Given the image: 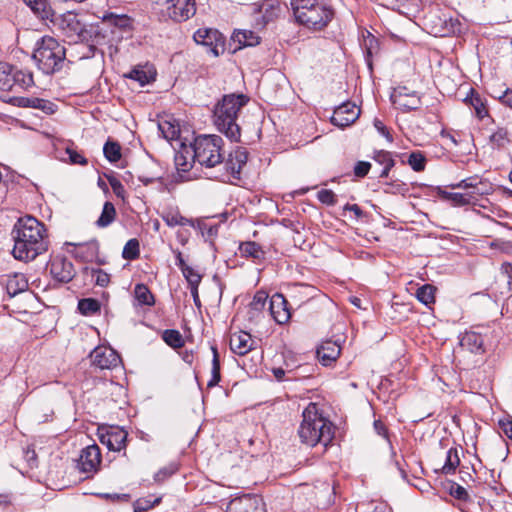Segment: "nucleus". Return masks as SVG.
Instances as JSON below:
<instances>
[{"mask_svg":"<svg viewBox=\"0 0 512 512\" xmlns=\"http://www.w3.org/2000/svg\"><path fill=\"white\" fill-rule=\"evenodd\" d=\"M134 296L139 305L152 306L155 303L154 296L144 284L140 283L135 285Z\"/></svg>","mask_w":512,"mask_h":512,"instance_id":"obj_35","label":"nucleus"},{"mask_svg":"<svg viewBox=\"0 0 512 512\" xmlns=\"http://www.w3.org/2000/svg\"><path fill=\"white\" fill-rule=\"evenodd\" d=\"M78 310L83 315H93L100 311V303L93 298H85L78 302Z\"/></svg>","mask_w":512,"mask_h":512,"instance_id":"obj_42","label":"nucleus"},{"mask_svg":"<svg viewBox=\"0 0 512 512\" xmlns=\"http://www.w3.org/2000/svg\"><path fill=\"white\" fill-rule=\"evenodd\" d=\"M451 495H453L457 499H465L467 497V491L465 490L464 487L456 485V487H452Z\"/></svg>","mask_w":512,"mask_h":512,"instance_id":"obj_63","label":"nucleus"},{"mask_svg":"<svg viewBox=\"0 0 512 512\" xmlns=\"http://www.w3.org/2000/svg\"><path fill=\"white\" fill-rule=\"evenodd\" d=\"M408 163L414 171H422L425 168V157L420 152H413L409 155Z\"/></svg>","mask_w":512,"mask_h":512,"instance_id":"obj_50","label":"nucleus"},{"mask_svg":"<svg viewBox=\"0 0 512 512\" xmlns=\"http://www.w3.org/2000/svg\"><path fill=\"white\" fill-rule=\"evenodd\" d=\"M435 287L431 284H424L416 291V298L422 304L428 306L435 302Z\"/></svg>","mask_w":512,"mask_h":512,"instance_id":"obj_37","label":"nucleus"},{"mask_svg":"<svg viewBox=\"0 0 512 512\" xmlns=\"http://www.w3.org/2000/svg\"><path fill=\"white\" fill-rule=\"evenodd\" d=\"M374 127L376 130L384 136L389 142L393 141V137L388 131L387 127L384 125V123L381 120L375 119L374 120Z\"/></svg>","mask_w":512,"mask_h":512,"instance_id":"obj_59","label":"nucleus"},{"mask_svg":"<svg viewBox=\"0 0 512 512\" xmlns=\"http://www.w3.org/2000/svg\"><path fill=\"white\" fill-rule=\"evenodd\" d=\"M107 179H108V182H109L114 194L118 198L125 200L126 191H125V188H124L123 184L121 183V181L114 176H107Z\"/></svg>","mask_w":512,"mask_h":512,"instance_id":"obj_51","label":"nucleus"},{"mask_svg":"<svg viewBox=\"0 0 512 512\" xmlns=\"http://www.w3.org/2000/svg\"><path fill=\"white\" fill-rule=\"evenodd\" d=\"M298 428L300 441L310 447L317 444L327 446L334 437L333 425L318 411L315 403H310L302 413Z\"/></svg>","mask_w":512,"mask_h":512,"instance_id":"obj_2","label":"nucleus"},{"mask_svg":"<svg viewBox=\"0 0 512 512\" xmlns=\"http://www.w3.org/2000/svg\"><path fill=\"white\" fill-rule=\"evenodd\" d=\"M318 200L326 205H333L336 202L335 194L328 189H322L317 193Z\"/></svg>","mask_w":512,"mask_h":512,"instance_id":"obj_53","label":"nucleus"},{"mask_svg":"<svg viewBox=\"0 0 512 512\" xmlns=\"http://www.w3.org/2000/svg\"><path fill=\"white\" fill-rule=\"evenodd\" d=\"M116 218V209L113 203L105 202L100 217L96 221L99 228H105L111 225Z\"/></svg>","mask_w":512,"mask_h":512,"instance_id":"obj_34","label":"nucleus"},{"mask_svg":"<svg viewBox=\"0 0 512 512\" xmlns=\"http://www.w3.org/2000/svg\"><path fill=\"white\" fill-rule=\"evenodd\" d=\"M177 470H178V466H177L176 464H170L168 467H165V468L160 469V470L155 474V480H156V481H163V480H165L167 477H169V476H171L172 474H174Z\"/></svg>","mask_w":512,"mask_h":512,"instance_id":"obj_55","label":"nucleus"},{"mask_svg":"<svg viewBox=\"0 0 512 512\" xmlns=\"http://www.w3.org/2000/svg\"><path fill=\"white\" fill-rule=\"evenodd\" d=\"M194 150L192 144L190 146H183L175 155V165L178 171H189L195 162L196 157H193Z\"/></svg>","mask_w":512,"mask_h":512,"instance_id":"obj_24","label":"nucleus"},{"mask_svg":"<svg viewBox=\"0 0 512 512\" xmlns=\"http://www.w3.org/2000/svg\"><path fill=\"white\" fill-rule=\"evenodd\" d=\"M23 2L42 20L52 19L54 16L49 0H23Z\"/></svg>","mask_w":512,"mask_h":512,"instance_id":"obj_26","label":"nucleus"},{"mask_svg":"<svg viewBox=\"0 0 512 512\" xmlns=\"http://www.w3.org/2000/svg\"><path fill=\"white\" fill-rule=\"evenodd\" d=\"M101 464L100 448L96 445H89L82 449L79 460L78 468L81 472L86 474H93L97 471Z\"/></svg>","mask_w":512,"mask_h":512,"instance_id":"obj_15","label":"nucleus"},{"mask_svg":"<svg viewBox=\"0 0 512 512\" xmlns=\"http://www.w3.org/2000/svg\"><path fill=\"white\" fill-rule=\"evenodd\" d=\"M50 273L59 282L67 283L74 277V266L65 258L55 257L50 262Z\"/></svg>","mask_w":512,"mask_h":512,"instance_id":"obj_17","label":"nucleus"},{"mask_svg":"<svg viewBox=\"0 0 512 512\" xmlns=\"http://www.w3.org/2000/svg\"><path fill=\"white\" fill-rule=\"evenodd\" d=\"M14 104L19 107L39 109L47 114H52L54 112V104L52 102L36 97H18L14 99Z\"/></svg>","mask_w":512,"mask_h":512,"instance_id":"obj_23","label":"nucleus"},{"mask_svg":"<svg viewBox=\"0 0 512 512\" xmlns=\"http://www.w3.org/2000/svg\"><path fill=\"white\" fill-rule=\"evenodd\" d=\"M248 159V152L245 148L237 147L235 150L230 152L228 159L226 161L227 170L231 172L232 175H239L242 167L246 164Z\"/></svg>","mask_w":512,"mask_h":512,"instance_id":"obj_20","label":"nucleus"},{"mask_svg":"<svg viewBox=\"0 0 512 512\" xmlns=\"http://www.w3.org/2000/svg\"><path fill=\"white\" fill-rule=\"evenodd\" d=\"M164 6L168 17L176 22L186 21L196 12L194 0H171Z\"/></svg>","mask_w":512,"mask_h":512,"instance_id":"obj_14","label":"nucleus"},{"mask_svg":"<svg viewBox=\"0 0 512 512\" xmlns=\"http://www.w3.org/2000/svg\"><path fill=\"white\" fill-rule=\"evenodd\" d=\"M449 187L452 189H471L472 191L470 193L474 197H476V195H483L487 193L485 183L478 176L465 178L457 183L450 184Z\"/></svg>","mask_w":512,"mask_h":512,"instance_id":"obj_22","label":"nucleus"},{"mask_svg":"<svg viewBox=\"0 0 512 512\" xmlns=\"http://www.w3.org/2000/svg\"><path fill=\"white\" fill-rule=\"evenodd\" d=\"M139 253V241L133 238L128 240L125 244L122 251V257L126 260H134L139 256Z\"/></svg>","mask_w":512,"mask_h":512,"instance_id":"obj_45","label":"nucleus"},{"mask_svg":"<svg viewBox=\"0 0 512 512\" xmlns=\"http://www.w3.org/2000/svg\"><path fill=\"white\" fill-rule=\"evenodd\" d=\"M6 290L10 297H13L28 288V281L21 273H15L6 280Z\"/></svg>","mask_w":512,"mask_h":512,"instance_id":"obj_29","label":"nucleus"},{"mask_svg":"<svg viewBox=\"0 0 512 512\" xmlns=\"http://www.w3.org/2000/svg\"><path fill=\"white\" fill-rule=\"evenodd\" d=\"M232 41L238 43V46L234 50L241 49L248 46H256L260 43L259 36L251 30H238L232 35Z\"/></svg>","mask_w":512,"mask_h":512,"instance_id":"obj_27","label":"nucleus"},{"mask_svg":"<svg viewBox=\"0 0 512 512\" xmlns=\"http://www.w3.org/2000/svg\"><path fill=\"white\" fill-rule=\"evenodd\" d=\"M15 259L29 262L44 253L48 247L44 225L32 216L20 218L12 231Z\"/></svg>","mask_w":512,"mask_h":512,"instance_id":"obj_1","label":"nucleus"},{"mask_svg":"<svg viewBox=\"0 0 512 512\" xmlns=\"http://www.w3.org/2000/svg\"><path fill=\"white\" fill-rule=\"evenodd\" d=\"M193 38L197 44L205 46L207 53L213 57H218L223 50L224 38L215 29L200 28L194 33Z\"/></svg>","mask_w":512,"mask_h":512,"instance_id":"obj_8","label":"nucleus"},{"mask_svg":"<svg viewBox=\"0 0 512 512\" xmlns=\"http://www.w3.org/2000/svg\"><path fill=\"white\" fill-rule=\"evenodd\" d=\"M499 425L503 433L512 440V419L500 420Z\"/></svg>","mask_w":512,"mask_h":512,"instance_id":"obj_61","label":"nucleus"},{"mask_svg":"<svg viewBox=\"0 0 512 512\" xmlns=\"http://www.w3.org/2000/svg\"><path fill=\"white\" fill-rule=\"evenodd\" d=\"M406 191L404 183H386L385 192L393 194H403Z\"/></svg>","mask_w":512,"mask_h":512,"instance_id":"obj_60","label":"nucleus"},{"mask_svg":"<svg viewBox=\"0 0 512 512\" xmlns=\"http://www.w3.org/2000/svg\"><path fill=\"white\" fill-rule=\"evenodd\" d=\"M296 21L312 30H322L334 17V10L324 0H291Z\"/></svg>","mask_w":512,"mask_h":512,"instance_id":"obj_4","label":"nucleus"},{"mask_svg":"<svg viewBox=\"0 0 512 512\" xmlns=\"http://www.w3.org/2000/svg\"><path fill=\"white\" fill-rule=\"evenodd\" d=\"M100 442L110 451H121L126 447L128 433L119 426L101 428L98 431Z\"/></svg>","mask_w":512,"mask_h":512,"instance_id":"obj_9","label":"nucleus"},{"mask_svg":"<svg viewBox=\"0 0 512 512\" xmlns=\"http://www.w3.org/2000/svg\"><path fill=\"white\" fill-rule=\"evenodd\" d=\"M499 100L503 105L512 109V89H507L499 96Z\"/></svg>","mask_w":512,"mask_h":512,"instance_id":"obj_62","label":"nucleus"},{"mask_svg":"<svg viewBox=\"0 0 512 512\" xmlns=\"http://www.w3.org/2000/svg\"><path fill=\"white\" fill-rule=\"evenodd\" d=\"M91 362L100 369H113L120 365L121 359L115 350L98 346L90 353Z\"/></svg>","mask_w":512,"mask_h":512,"instance_id":"obj_11","label":"nucleus"},{"mask_svg":"<svg viewBox=\"0 0 512 512\" xmlns=\"http://www.w3.org/2000/svg\"><path fill=\"white\" fill-rule=\"evenodd\" d=\"M249 101L244 94H227L214 108V124L217 129L232 141L240 139V127L237 124L238 113Z\"/></svg>","mask_w":512,"mask_h":512,"instance_id":"obj_3","label":"nucleus"},{"mask_svg":"<svg viewBox=\"0 0 512 512\" xmlns=\"http://www.w3.org/2000/svg\"><path fill=\"white\" fill-rule=\"evenodd\" d=\"M105 158L109 162H117L121 158V147L117 142L107 141L103 147Z\"/></svg>","mask_w":512,"mask_h":512,"instance_id":"obj_43","label":"nucleus"},{"mask_svg":"<svg viewBox=\"0 0 512 512\" xmlns=\"http://www.w3.org/2000/svg\"><path fill=\"white\" fill-rule=\"evenodd\" d=\"M15 87L28 89L34 85L33 75L30 71L17 70L13 67Z\"/></svg>","mask_w":512,"mask_h":512,"instance_id":"obj_38","label":"nucleus"},{"mask_svg":"<svg viewBox=\"0 0 512 512\" xmlns=\"http://www.w3.org/2000/svg\"><path fill=\"white\" fill-rule=\"evenodd\" d=\"M490 142L497 147L506 146L510 142L508 130L503 127L497 128V130L490 135Z\"/></svg>","mask_w":512,"mask_h":512,"instance_id":"obj_47","label":"nucleus"},{"mask_svg":"<svg viewBox=\"0 0 512 512\" xmlns=\"http://www.w3.org/2000/svg\"><path fill=\"white\" fill-rule=\"evenodd\" d=\"M268 295L264 291H257L249 304V311L251 318H256L263 312L266 306Z\"/></svg>","mask_w":512,"mask_h":512,"instance_id":"obj_33","label":"nucleus"},{"mask_svg":"<svg viewBox=\"0 0 512 512\" xmlns=\"http://www.w3.org/2000/svg\"><path fill=\"white\" fill-rule=\"evenodd\" d=\"M340 352L341 346L338 342L326 340L317 348V357L324 366H328L337 360Z\"/></svg>","mask_w":512,"mask_h":512,"instance_id":"obj_18","label":"nucleus"},{"mask_svg":"<svg viewBox=\"0 0 512 512\" xmlns=\"http://www.w3.org/2000/svg\"><path fill=\"white\" fill-rule=\"evenodd\" d=\"M67 154L69 155V159L71 163L73 164H80V165H86L87 159L77 151L67 148L66 149Z\"/></svg>","mask_w":512,"mask_h":512,"instance_id":"obj_58","label":"nucleus"},{"mask_svg":"<svg viewBox=\"0 0 512 512\" xmlns=\"http://www.w3.org/2000/svg\"><path fill=\"white\" fill-rule=\"evenodd\" d=\"M158 130L162 134V136L168 141L175 140L180 135L179 125L174 120L160 121L158 123Z\"/></svg>","mask_w":512,"mask_h":512,"instance_id":"obj_32","label":"nucleus"},{"mask_svg":"<svg viewBox=\"0 0 512 512\" xmlns=\"http://www.w3.org/2000/svg\"><path fill=\"white\" fill-rule=\"evenodd\" d=\"M501 274L507 279L508 291L512 292V264L504 262L500 268Z\"/></svg>","mask_w":512,"mask_h":512,"instance_id":"obj_56","label":"nucleus"},{"mask_svg":"<svg viewBox=\"0 0 512 512\" xmlns=\"http://www.w3.org/2000/svg\"><path fill=\"white\" fill-rule=\"evenodd\" d=\"M182 272H183V275L186 278L190 288L199 286L202 277L197 271H195L192 267L183 266Z\"/></svg>","mask_w":512,"mask_h":512,"instance_id":"obj_49","label":"nucleus"},{"mask_svg":"<svg viewBox=\"0 0 512 512\" xmlns=\"http://www.w3.org/2000/svg\"><path fill=\"white\" fill-rule=\"evenodd\" d=\"M269 312L278 324H285L289 321L291 314L288 303L282 294H274L269 301Z\"/></svg>","mask_w":512,"mask_h":512,"instance_id":"obj_16","label":"nucleus"},{"mask_svg":"<svg viewBox=\"0 0 512 512\" xmlns=\"http://www.w3.org/2000/svg\"><path fill=\"white\" fill-rule=\"evenodd\" d=\"M160 502L161 497H154L153 495L141 497L134 502V510L135 512L148 511Z\"/></svg>","mask_w":512,"mask_h":512,"instance_id":"obj_41","label":"nucleus"},{"mask_svg":"<svg viewBox=\"0 0 512 512\" xmlns=\"http://www.w3.org/2000/svg\"><path fill=\"white\" fill-rule=\"evenodd\" d=\"M163 340L173 348H180L183 346V338L179 331L168 329L163 332Z\"/></svg>","mask_w":512,"mask_h":512,"instance_id":"obj_46","label":"nucleus"},{"mask_svg":"<svg viewBox=\"0 0 512 512\" xmlns=\"http://www.w3.org/2000/svg\"><path fill=\"white\" fill-rule=\"evenodd\" d=\"M466 101H469L470 104L473 106L475 110V114L479 119H483L485 116H487L488 111L487 108L480 98L478 94H475L473 90H471V95L467 96Z\"/></svg>","mask_w":512,"mask_h":512,"instance_id":"obj_44","label":"nucleus"},{"mask_svg":"<svg viewBox=\"0 0 512 512\" xmlns=\"http://www.w3.org/2000/svg\"><path fill=\"white\" fill-rule=\"evenodd\" d=\"M227 512H266L263 500L256 495H242L233 498L227 505Z\"/></svg>","mask_w":512,"mask_h":512,"instance_id":"obj_10","label":"nucleus"},{"mask_svg":"<svg viewBox=\"0 0 512 512\" xmlns=\"http://www.w3.org/2000/svg\"><path fill=\"white\" fill-rule=\"evenodd\" d=\"M38 68L45 74L60 70L65 59V48L53 37L44 36L33 53Z\"/></svg>","mask_w":512,"mask_h":512,"instance_id":"obj_5","label":"nucleus"},{"mask_svg":"<svg viewBox=\"0 0 512 512\" xmlns=\"http://www.w3.org/2000/svg\"><path fill=\"white\" fill-rule=\"evenodd\" d=\"M374 160L378 162L379 164L387 166H394L395 162L392 158L391 153L387 151H379L374 155Z\"/></svg>","mask_w":512,"mask_h":512,"instance_id":"obj_54","label":"nucleus"},{"mask_svg":"<svg viewBox=\"0 0 512 512\" xmlns=\"http://www.w3.org/2000/svg\"><path fill=\"white\" fill-rule=\"evenodd\" d=\"M211 351L213 354V359H212L211 379L207 383L208 387L216 386L220 382V379H221L220 361H219V354H218L217 348L215 346H212Z\"/></svg>","mask_w":512,"mask_h":512,"instance_id":"obj_40","label":"nucleus"},{"mask_svg":"<svg viewBox=\"0 0 512 512\" xmlns=\"http://www.w3.org/2000/svg\"><path fill=\"white\" fill-rule=\"evenodd\" d=\"M374 429L377 432V434L383 436L385 439H388L387 429L383 422H381L380 420L374 421Z\"/></svg>","mask_w":512,"mask_h":512,"instance_id":"obj_64","label":"nucleus"},{"mask_svg":"<svg viewBox=\"0 0 512 512\" xmlns=\"http://www.w3.org/2000/svg\"><path fill=\"white\" fill-rule=\"evenodd\" d=\"M240 253L244 257H250L253 259H261L264 256V252L261 247L255 242H245L239 247Z\"/></svg>","mask_w":512,"mask_h":512,"instance_id":"obj_39","label":"nucleus"},{"mask_svg":"<svg viewBox=\"0 0 512 512\" xmlns=\"http://www.w3.org/2000/svg\"><path fill=\"white\" fill-rule=\"evenodd\" d=\"M13 88H15L13 66L8 63H0V90L10 91Z\"/></svg>","mask_w":512,"mask_h":512,"instance_id":"obj_30","label":"nucleus"},{"mask_svg":"<svg viewBox=\"0 0 512 512\" xmlns=\"http://www.w3.org/2000/svg\"><path fill=\"white\" fill-rule=\"evenodd\" d=\"M360 112V108L356 104L345 102L334 110L331 123L337 127L345 128L359 118Z\"/></svg>","mask_w":512,"mask_h":512,"instance_id":"obj_13","label":"nucleus"},{"mask_svg":"<svg viewBox=\"0 0 512 512\" xmlns=\"http://www.w3.org/2000/svg\"><path fill=\"white\" fill-rule=\"evenodd\" d=\"M394 106L404 112L416 110L421 105L420 96L415 91H408L406 87H398L391 94Z\"/></svg>","mask_w":512,"mask_h":512,"instance_id":"obj_12","label":"nucleus"},{"mask_svg":"<svg viewBox=\"0 0 512 512\" xmlns=\"http://www.w3.org/2000/svg\"><path fill=\"white\" fill-rule=\"evenodd\" d=\"M439 195L443 200L455 207L469 205L477 200L471 193H458L440 190Z\"/></svg>","mask_w":512,"mask_h":512,"instance_id":"obj_28","label":"nucleus"},{"mask_svg":"<svg viewBox=\"0 0 512 512\" xmlns=\"http://www.w3.org/2000/svg\"><path fill=\"white\" fill-rule=\"evenodd\" d=\"M49 20L54 23L70 43L88 42L91 38V33L86 25L72 11H67L58 16L54 15Z\"/></svg>","mask_w":512,"mask_h":512,"instance_id":"obj_7","label":"nucleus"},{"mask_svg":"<svg viewBox=\"0 0 512 512\" xmlns=\"http://www.w3.org/2000/svg\"><path fill=\"white\" fill-rule=\"evenodd\" d=\"M223 140L217 135H201L195 138L192 143L194 150L193 157H196L197 162L201 166L215 167L222 163Z\"/></svg>","mask_w":512,"mask_h":512,"instance_id":"obj_6","label":"nucleus"},{"mask_svg":"<svg viewBox=\"0 0 512 512\" xmlns=\"http://www.w3.org/2000/svg\"><path fill=\"white\" fill-rule=\"evenodd\" d=\"M371 168V164L366 161H359L356 163L354 167V174L357 177H364L368 174L369 170Z\"/></svg>","mask_w":512,"mask_h":512,"instance_id":"obj_57","label":"nucleus"},{"mask_svg":"<svg viewBox=\"0 0 512 512\" xmlns=\"http://www.w3.org/2000/svg\"><path fill=\"white\" fill-rule=\"evenodd\" d=\"M460 464L457 448H450L446 453V460L442 466V472L446 475L453 474Z\"/></svg>","mask_w":512,"mask_h":512,"instance_id":"obj_36","label":"nucleus"},{"mask_svg":"<svg viewBox=\"0 0 512 512\" xmlns=\"http://www.w3.org/2000/svg\"><path fill=\"white\" fill-rule=\"evenodd\" d=\"M252 336L244 331L234 333L230 337V348L233 353L243 356L253 349Z\"/></svg>","mask_w":512,"mask_h":512,"instance_id":"obj_19","label":"nucleus"},{"mask_svg":"<svg viewBox=\"0 0 512 512\" xmlns=\"http://www.w3.org/2000/svg\"><path fill=\"white\" fill-rule=\"evenodd\" d=\"M156 73L151 68L137 67L134 68L127 77L139 82L141 86H144L155 79Z\"/></svg>","mask_w":512,"mask_h":512,"instance_id":"obj_31","label":"nucleus"},{"mask_svg":"<svg viewBox=\"0 0 512 512\" xmlns=\"http://www.w3.org/2000/svg\"><path fill=\"white\" fill-rule=\"evenodd\" d=\"M92 277L96 285L106 287L110 282V275L101 269H93Z\"/></svg>","mask_w":512,"mask_h":512,"instance_id":"obj_52","label":"nucleus"},{"mask_svg":"<svg viewBox=\"0 0 512 512\" xmlns=\"http://www.w3.org/2000/svg\"><path fill=\"white\" fill-rule=\"evenodd\" d=\"M280 10L279 0H263L262 3L254 5V12L262 15L263 23H268L278 17Z\"/></svg>","mask_w":512,"mask_h":512,"instance_id":"obj_21","label":"nucleus"},{"mask_svg":"<svg viewBox=\"0 0 512 512\" xmlns=\"http://www.w3.org/2000/svg\"><path fill=\"white\" fill-rule=\"evenodd\" d=\"M163 220L170 227H174L177 225H179V226H185V225L192 226L193 225L192 220L183 217L179 213H167L166 215L163 216Z\"/></svg>","mask_w":512,"mask_h":512,"instance_id":"obj_48","label":"nucleus"},{"mask_svg":"<svg viewBox=\"0 0 512 512\" xmlns=\"http://www.w3.org/2000/svg\"><path fill=\"white\" fill-rule=\"evenodd\" d=\"M483 343L482 335L474 331L465 332L460 339V345L475 354L484 352Z\"/></svg>","mask_w":512,"mask_h":512,"instance_id":"obj_25","label":"nucleus"}]
</instances>
